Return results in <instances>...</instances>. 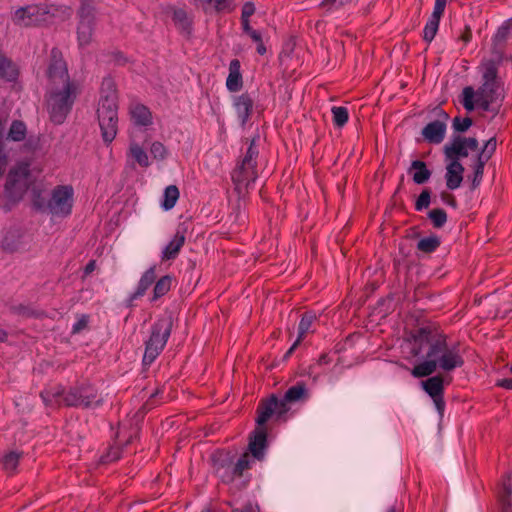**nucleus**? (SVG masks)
Masks as SVG:
<instances>
[{"instance_id":"f257e3e1","label":"nucleus","mask_w":512,"mask_h":512,"mask_svg":"<svg viewBox=\"0 0 512 512\" xmlns=\"http://www.w3.org/2000/svg\"><path fill=\"white\" fill-rule=\"evenodd\" d=\"M414 342L412 355L419 356L427 347L426 360L415 365L411 374L415 378H423L432 375L437 368L444 371H453L462 367L464 359L459 351V345L449 346L447 336L437 332L429 326L420 327L411 333Z\"/></svg>"},{"instance_id":"f03ea898","label":"nucleus","mask_w":512,"mask_h":512,"mask_svg":"<svg viewBox=\"0 0 512 512\" xmlns=\"http://www.w3.org/2000/svg\"><path fill=\"white\" fill-rule=\"evenodd\" d=\"M46 406L93 410L104 405V397L95 384L89 380L76 382L66 389L58 384L40 392Z\"/></svg>"},{"instance_id":"7ed1b4c3","label":"nucleus","mask_w":512,"mask_h":512,"mask_svg":"<svg viewBox=\"0 0 512 512\" xmlns=\"http://www.w3.org/2000/svg\"><path fill=\"white\" fill-rule=\"evenodd\" d=\"M504 95L501 80L498 77V63L488 60L483 64L482 84L475 91L466 86L462 90L461 104L467 111H473L476 105L483 111L498 114Z\"/></svg>"},{"instance_id":"20e7f679","label":"nucleus","mask_w":512,"mask_h":512,"mask_svg":"<svg viewBox=\"0 0 512 512\" xmlns=\"http://www.w3.org/2000/svg\"><path fill=\"white\" fill-rule=\"evenodd\" d=\"M97 117L102 140L110 145L118 133V94L111 77H105L101 83Z\"/></svg>"},{"instance_id":"39448f33","label":"nucleus","mask_w":512,"mask_h":512,"mask_svg":"<svg viewBox=\"0 0 512 512\" xmlns=\"http://www.w3.org/2000/svg\"><path fill=\"white\" fill-rule=\"evenodd\" d=\"M78 94V83L51 87L47 103L49 117L54 124L60 125L64 123L73 108Z\"/></svg>"},{"instance_id":"423d86ee","label":"nucleus","mask_w":512,"mask_h":512,"mask_svg":"<svg viewBox=\"0 0 512 512\" xmlns=\"http://www.w3.org/2000/svg\"><path fill=\"white\" fill-rule=\"evenodd\" d=\"M257 139H259V136L249 140L246 152L240 157L231 172L232 182L235 185V190L239 194L242 193L243 190H247L258 178L257 159L259 149L255 143Z\"/></svg>"},{"instance_id":"0eeeda50","label":"nucleus","mask_w":512,"mask_h":512,"mask_svg":"<svg viewBox=\"0 0 512 512\" xmlns=\"http://www.w3.org/2000/svg\"><path fill=\"white\" fill-rule=\"evenodd\" d=\"M173 319L171 316L158 318L151 326V333L145 341V351L142 358V366L146 370L164 350L171 335Z\"/></svg>"},{"instance_id":"6e6552de","label":"nucleus","mask_w":512,"mask_h":512,"mask_svg":"<svg viewBox=\"0 0 512 512\" xmlns=\"http://www.w3.org/2000/svg\"><path fill=\"white\" fill-rule=\"evenodd\" d=\"M46 76L51 87L77 83L71 80L67 63L63 57L62 51L58 47H53L50 51Z\"/></svg>"},{"instance_id":"1a4fd4ad","label":"nucleus","mask_w":512,"mask_h":512,"mask_svg":"<svg viewBox=\"0 0 512 512\" xmlns=\"http://www.w3.org/2000/svg\"><path fill=\"white\" fill-rule=\"evenodd\" d=\"M74 190L71 185H58L54 187L50 197V214L58 217H67L72 213Z\"/></svg>"},{"instance_id":"9d476101","label":"nucleus","mask_w":512,"mask_h":512,"mask_svg":"<svg viewBox=\"0 0 512 512\" xmlns=\"http://www.w3.org/2000/svg\"><path fill=\"white\" fill-rule=\"evenodd\" d=\"M79 23L77 27V38L80 46H87L93 40L96 24L95 8L88 2H82L78 10Z\"/></svg>"},{"instance_id":"9b49d317","label":"nucleus","mask_w":512,"mask_h":512,"mask_svg":"<svg viewBox=\"0 0 512 512\" xmlns=\"http://www.w3.org/2000/svg\"><path fill=\"white\" fill-rule=\"evenodd\" d=\"M49 16L50 10L47 5H28L15 11L13 21L19 26L32 27L43 24Z\"/></svg>"},{"instance_id":"f8f14e48","label":"nucleus","mask_w":512,"mask_h":512,"mask_svg":"<svg viewBox=\"0 0 512 512\" xmlns=\"http://www.w3.org/2000/svg\"><path fill=\"white\" fill-rule=\"evenodd\" d=\"M479 142L475 137H463L460 135L453 136L451 142L446 144L443 152L446 160L462 164L461 158H466L469 155L468 150L478 151Z\"/></svg>"},{"instance_id":"ddd939ff","label":"nucleus","mask_w":512,"mask_h":512,"mask_svg":"<svg viewBox=\"0 0 512 512\" xmlns=\"http://www.w3.org/2000/svg\"><path fill=\"white\" fill-rule=\"evenodd\" d=\"M422 389L433 400L436 410L440 417H443L445 411V380L442 375H435L421 382Z\"/></svg>"},{"instance_id":"4468645a","label":"nucleus","mask_w":512,"mask_h":512,"mask_svg":"<svg viewBox=\"0 0 512 512\" xmlns=\"http://www.w3.org/2000/svg\"><path fill=\"white\" fill-rule=\"evenodd\" d=\"M438 115L442 120L438 119L432 121L422 129V136L431 144H440L444 140L446 134L447 126L445 121L448 120L449 115L442 109L439 111Z\"/></svg>"},{"instance_id":"2eb2a0df","label":"nucleus","mask_w":512,"mask_h":512,"mask_svg":"<svg viewBox=\"0 0 512 512\" xmlns=\"http://www.w3.org/2000/svg\"><path fill=\"white\" fill-rule=\"evenodd\" d=\"M268 447L266 427L256 426L249 437L248 453L254 459L262 461L265 457V451Z\"/></svg>"},{"instance_id":"dca6fc26","label":"nucleus","mask_w":512,"mask_h":512,"mask_svg":"<svg viewBox=\"0 0 512 512\" xmlns=\"http://www.w3.org/2000/svg\"><path fill=\"white\" fill-rule=\"evenodd\" d=\"M128 113L135 127L147 128L153 124V115L150 108L142 103H130Z\"/></svg>"},{"instance_id":"f3484780","label":"nucleus","mask_w":512,"mask_h":512,"mask_svg":"<svg viewBox=\"0 0 512 512\" xmlns=\"http://www.w3.org/2000/svg\"><path fill=\"white\" fill-rule=\"evenodd\" d=\"M186 228L179 226L172 240L164 247L161 254L162 261L174 260L179 255L186 241Z\"/></svg>"},{"instance_id":"a211bd4d","label":"nucleus","mask_w":512,"mask_h":512,"mask_svg":"<svg viewBox=\"0 0 512 512\" xmlns=\"http://www.w3.org/2000/svg\"><path fill=\"white\" fill-rule=\"evenodd\" d=\"M254 99L248 93L244 92L234 100V107L237 117L242 126H245L253 114Z\"/></svg>"},{"instance_id":"6ab92c4d","label":"nucleus","mask_w":512,"mask_h":512,"mask_svg":"<svg viewBox=\"0 0 512 512\" xmlns=\"http://www.w3.org/2000/svg\"><path fill=\"white\" fill-rule=\"evenodd\" d=\"M276 395L272 394L269 398L263 399L257 406L256 423L259 427H265L266 422L275 414Z\"/></svg>"},{"instance_id":"aec40b11","label":"nucleus","mask_w":512,"mask_h":512,"mask_svg":"<svg viewBox=\"0 0 512 512\" xmlns=\"http://www.w3.org/2000/svg\"><path fill=\"white\" fill-rule=\"evenodd\" d=\"M464 171L465 168L462 164H456V162L449 161L446 166L445 173L446 187L449 190H455L460 187L463 181Z\"/></svg>"},{"instance_id":"412c9836","label":"nucleus","mask_w":512,"mask_h":512,"mask_svg":"<svg viewBox=\"0 0 512 512\" xmlns=\"http://www.w3.org/2000/svg\"><path fill=\"white\" fill-rule=\"evenodd\" d=\"M226 87L230 92H238L243 87L241 63L238 59H232L229 64V74L226 79Z\"/></svg>"},{"instance_id":"4be33fe9","label":"nucleus","mask_w":512,"mask_h":512,"mask_svg":"<svg viewBox=\"0 0 512 512\" xmlns=\"http://www.w3.org/2000/svg\"><path fill=\"white\" fill-rule=\"evenodd\" d=\"M20 75L17 64L0 52V78L6 82H16Z\"/></svg>"},{"instance_id":"5701e85b","label":"nucleus","mask_w":512,"mask_h":512,"mask_svg":"<svg viewBox=\"0 0 512 512\" xmlns=\"http://www.w3.org/2000/svg\"><path fill=\"white\" fill-rule=\"evenodd\" d=\"M512 473H506L498 491V500L501 505L502 512H509L512 506Z\"/></svg>"},{"instance_id":"b1692460","label":"nucleus","mask_w":512,"mask_h":512,"mask_svg":"<svg viewBox=\"0 0 512 512\" xmlns=\"http://www.w3.org/2000/svg\"><path fill=\"white\" fill-rule=\"evenodd\" d=\"M445 8L434 6L433 12L427 21L423 30V40L427 43H431L437 34L440 19L443 16Z\"/></svg>"},{"instance_id":"393cba45","label":"nucleus","mask_w":512,"mask_h":512,"mask_svg":"<svg viewBox=\"0 0 512 512\" xmlns=\"http://www.w3.org/2000/svg\"><path fill=\"white\" fill-rule=\"evenodd\" d=\"M156 280V266L153 265L149 269H147L141 276L136 291L132 294L131 300L142 297L148 288L155 282Z\"/></svg>"},{"instance_id":"a878e982","label":"nucleus","mask_w":512,"mask_h":512,"mask_svg":"<svg viewBox=\"0 0 512 512\" xmlns=\"http://www.w3.org/2000/svg\"><path fill=\"white\" fill-rule=\"evenodd\" d=\"M412 170H415L412 179L414 183L419 185L426 183L432 174L431 170L428 169L427 164L422 160L412 161L408 172L410 173Z\"/></svg>"},{"instance_id":"bb28decb","label":"nucleus","mask_w":512,"mask_h":512,"mask_svg":"<svg viewBox=\"0 0 512 512\" xmlns=\"http://www.w3.org/2000/svg\"><path fill=\"white\" fill-rule=\"evenodd\" d=\"M202 7L205 13L213 9L217 13L231 12L234 7L232 0H195Z\"/></svg>"},{"instance_id":"cd10ccee","label":"nucleus","mask_w":512,"mask_h":512,"mask_svg":"<svg viewBox=\"0 0 512 512\" xmlns=\"http://www.w3.org/2000/svg\"><path fill=\"white\" fill-rule=\"evenodd\" d=\"M284 397L285 400L289 401L290 403L307 400L309 398V392L305 382L299 381L295 385L288 388Z\"/></svg>"},{"instance_id":"c85d7f7f","label":"nucleus","mask_w":512,"mask_h":512,"mask_svg":"<svg viewBox=\"0 0 512 512\" xmlns=\"http://www.w3.org/2000/svg\"><path fill=\"white\" fill-rule=\"evenodd\" d=\"M316 320H317V316H316L315 312H313V311L304 312L302 314V317H301L299 325H298L297 338L300 339L301 341H303L308 333H313L314 330L312 329V326Z\"/></svg>"},{"instance_id":"c756f323","label":"nucleus","mask_w":512,"mask_h":512,"mask_svg":"<svg viewBox=\"0 0 512 512\" xmlns=\"http://www.w3.org/2000/svg\"><path fill=\"white\" fill-rule=\"evenodd\" d=\"M27 136V126L22 120H13L10 124L7 139L13 142H22Z\"/></svg>"},{"instance_id":"7c9ffc66","label":"nucleus","mask_w":512,"mask_h":512,"mask_svg":"<svg viewBox=\"0 0 512 512\" xmlns=\"http://www.w3.org/2000/svg\"><path fill=\"white\" fill-rule=\"evenodd\" d=\"M172 20L175 26L181 31L187 34L191 33L192 21L189 19L187 12L184 9H174Z\"/></svg>"},{"instance_id":"2f4dec72","label":"nucleus","mask_w":512,"mask_h":512,"mask_svg":"<svg viewBox=\"0 0 512 512\" xmlns=\"http://www.w3.org/2000/svg\"><path fill=\"white\" fill-rule=\"evenodd\" d=\"M486 163V161L478 158L477 156H475V158L473 159V162L471 164L473 174L472 176H469V179H471L472 190L476 189L481 184Z\"/></svg>"},{"instance_id":"473e14b6","label":"nucleus","mask_w":512,"mask_h":512,"mask_svg":"<svg viewBox=\"0 0 512 512\" xmlns=\"http://www.w3.org/2000/svg\"><path fill=\"white\" fill-rule=\"evenodd\" d=\"M10 311L13 314L25 317V318H35L40 319L46 316L43 310L34 309L29 305L18 304L12 305L10 307Z\"/></svg>"},{"instance_id":"72a5a7b5","label":"nucleus","mask_w":512,"mask_h":512,"mask_svg":"<svg viewBox=\"0 0 512 512\" xmlns=\"http://www.w3.org/2000/svg\"><path fill=\"white\" fill-rule=\"evenodd\" d=\"M128 156L143 168H147L150 165L146 151L136 142L130 144Z\"/></svg>"},{"instance_id":"f704fd0d","label":"nucleus","mask_w":512,"mask_h":512,"mask_svg":"<svg viewBox=\"0 0 512 512\" xmlns=\"http://www.w3.org/2000/svg\"><path fill=\"white\" fill-rule=\"evenodd\" d=\"M173 277L171 275H164L160 279H158L153 288V296L151 301H156L157 299L166 295L172 286Z\"/></svg>"},{"instance_id":"c9c22d12","label":"nucleus","mask_w":512,"mask_h":512,"mask_svg":"<svg viewBox=\"0 0 512 512\" xmlns=\"http://www.w3.org/2000/svg\"><path fill=\"white\" fill-rule=\"evenodd\" d=\"M440 244V237L437 235H431L420 239L417 243V249L423 253L430 254L436 251Z\"/></svg>"},{"instance_id":"e433bc0d","label":"nucleus","mask_w":512,"mask_h":512,"mask_svg":"<svg viewBox=\"0 0 512 512\" xmlns=\"http://www.w3.org/2000/svg\"><path fill=\"white\" fill-rule=\"evenodd\" d=\"M179 194L180 193L177 186L169 185L168 187H166L164 190V199L162 201V207L165 210L172 209L179 198Z\"/></svg>"},{"instance_id":"4c0bfd02","label":"nucleus","mask_w":512,"mask_h":512,"mask_svg":"<svg viewBox=\"0 0 512 512\" xmlns=\"http://www.w3.org/2000/svg\"><path fill=\"white\" fill-rule=\"evenodd\" d=\"M251 468L250 454L245 452L240 456L233 467V478H240L243 476L244 471Z\"/></svg>"},{"instance_id":"58836bf2","label":"nucleus","mask_w":512,"mask_h":512,"mask_svg":"<svg viewBox=\"0 0 512 512\" xmlns=\"http://www.w3.org/2000/svg\"><path fill=\"white\" fill-rule=\"evenodd\" d=\"M331 112L333 115V124L338 128H342L349 119V112L346 107L343 106H333L331 108Z\"/></svg>"},{"instance_id":"ea45409f","label":"nucleus","mask_w":512,"mask_h":512,"mask_svg":"<svg viewBox=\"0 0 512 512\" xmlns=\"http://www.w3.org/2000/svg\"><path fill=\"white\" fill-rule=\"evenodd\" d=\"M428 218L431 220L434 228L440 229L447 222V213L442 208H435L428 212Z\"/></svg>"},{"instance_id":"a19ab883","label":"nucleus","mask_w":512,"mask_h":512,"mask_svg":"<svg viewBox=\"0 0 512 512\" xmlns=\"http://www.w3.org/2000/svg\"><path fill=\"white\" fill-rule=\"evenodd\" d=\"M497 140L496 137H491L487 140L480 151L477 153V157L488 162L496 151Z\"/></svg>"},{"instance_id":"79ce46f5","label":"nucleus","mask_w":512,"mask_h":512,"mask_svg":"<svg viewBox=\"0 0 512 512\" xmlns=\"http://www.w3.org/2000/svg\"><path fill=\"white\" fill-rule=\"evenodd\" d=\"M20 457L21 455L16 452L6 454L2 459L3 469L12 474L19 464Z\"/></svg>"},{"instance_id":"37998d69","label":"nucleus","mask_w":512,"mask_h":512,"mask_svg":"<svg viewBox=\"0 0 512 512\" xmlns=\"http://www.w3.org/2000/svg\"><path fill=\"white\" fill-rule=\"evenodd\" d=\"M32 205L38 212L50 213V199L47 200L40 192L34 194Z\"/></svg>"},{"instance_id":"c03bdc74","label":"nucleus","mask_w":512,"mask_h":512,"mask_svg":"<svg viewBox=\"0 0 512 512\" xmlns=\"http://www.w3.org/2000/svg\"><path fill=\"white\" fill-rule=\"evenodd\" d=\"M473 124V120L471 117H460L456 116L452 120V128L457 133L466 132Z\"/></svg>"},{"instance_id":"a18cd8bd","label":"nucleus","mask_w":512,"mask_h":512,"mask_svg":"<svg viewBox=\"0 0 512 512\" xmlns=\"http://www.w3.org/2000/svg\"><path fill=\"white\" fill-rule=\"evenodd\" d=\"M512 34V18L506 20L497 30L494 41L504 42Z\"/></svg>"},{"instance_id":"49530a36","label":"nucleus","mask_w":512,"mask_h":512,"mask_svg":"<svg viewBox=\"0 0 512 512\" xmlns=\"http://www.w3.org/2000/svg\"><path fill=\"white\" fill-rule=\"evenodd\" d=\"M431 203V191L428 188H425L422 190L420 195L415 201V210L416 211H422L423 209H426L429 207Z\"/></svg>"},{"instance_id":"de8ad7c7","label":"nucleus","mask_w":512,"mask_h":512,"mask_svg":"<svg viewBox=\"0 0 512 512\" xmlns=\"http://www.w3.org/2000/svg\"><path fill=\"white\" fill-rule=\"evenodd\" d=\"M2 248L4 251L13 253L19 250L20 241L18 239H14L13 234H7L2 241Z\"/></svg>"},{"instance_id":"09e8293b","label":"nucleus","mask_w":512,"mask_h":512,"mask_svg":"<svg viewBox=\"0 0 512 512\" xmlns=\"http://www.w3.org/2000/svg\"><path fill=\"white\" fill-rule=\"evenodd\" d=\"M150 152L153 158L157 160H164L167 156L166 147L159 141H155L151 144Z\"/></svg>"},{"instance_id":"8fccbe9b","label":"nucleus","mask_w":512,"mask_h":512,"mask_svg":"<svg viewBox=\"0 0 512 512\" xmlns=\"http://www.w3.org/2000/svg\"><path fill=\"white\" fill-rule=\"evenodd\" d=\"M23 148L27 152H35L40 149V137L31 135L24 140Z\"/></svg>"},{"instance_id":"3c124183","label":"nucleus","mask_w":512,"mask_h":512,"mask_svg":"<svg viewBox=\"0 0 512 512\" xmlns=\"http://www.w3.org/2000/svg\"><path fill=\"white\" fill-rule=\"evenodd\" d=\"M288 403H290V402L286 401L285 397H283V399L280 400L276 396L275 414L277 415L278 418H280L281 416H283L284 414H286L288 412V410H289Z\"/></svg>"},{"instance_id":"603ef678","label":"nucleus","mask_w":512,"mask_h":512,"mask_svg":"<svg viewBox=\"0 0 512 512\" xmlns=\"http://www.w3.org/2000/svg\"><path fill=\"white\" fill-rule=\"evenodd\" d=\"M89 317L88 315H82L72 327V333L76 334L81 332L88 326Z\"/></svg>"},{"instance_id":"864d4df0","label":"nucleus","mask_w":512,"mask_h":512,"mask_svg":"<svg viewBox=\"0 0 512 512\" xmlns=\"http://www.w3.org/2000/svg\"><path fill=\"white\" fill-rule=\"evenodd\" d=\"M440 197H441V200L445 204L451 206L454 209L457 208L458 203H457L456 197L452 193L447 192V191H442L440 194Z\"/></svg>"},{"instance_id":"5fc2aeb1","label":"nucleus","mask_w":512,"mask_h":512,"mask_svg":"<svg viewBox=\"0 0 512 512\" xmlns=\"http://www.w3.org/2000/svg\"><path fill=\"white\" fill-rule=\"evenodd\" d=\"M162 393L163 392L160 389H157L154 393L151 394L149 399L144 403V405L142 406V409L143 410H151L153 407H155L157 405L156 397Z\"/></svg>"},{"instance_id":"6e6d98bb","label":"nucleus","mask_w":512,"mask_h":512,"mask_svg":"<svg viewBox=\"0 0 512 512\" xmlns=\"http://www.w3.org/2000/svg\"><path fill=\"white\" fill-rule=\"evenodd\" d=\"M255 13V5L253 2H246L242 6L241 18L249 19Z\"/></svg>"},{"instance_id":"4d7b16f0","label":"nucleus","mask_w":512,"mask_h":512,"mask_svg":"<svg viewBox=\"0 0 512 512\" xmlns=\"http://www.w3.org/2000/svg\"><path fill=\"white\" fill-rule=\"evenodd\" d=\"M472 39V30L469 25H465L463 31L458 37V40L462 41L464 44H468Z\"/></svg>"},{"instance_id":"13d9d810","label":"nucleus","mask_w":512,"mask_h":512,"mask_svg":"<svg viewBox=\"0 0 512 512\" xmlns=\"http://www.w3.org/2000/svg\"><path fill=\"white\" fill-rule=\"evenodd\" d=\"M497 387L512 390V378H504L496 382Z\"/></svg>"},{"instance_id":"bf43d9fd","label":"nucleus","mask_w":512,"mask_h":512,"mask_svg":"<svg viewBox=\"0 0 512 512\" xmlns=\"http://www.w3.org/2000/svg\"><path fill=\"white\" fill-rule=\"evenodd\" d=\"M96 268V261L95 260H90L86 266L84 267V274H83V278L87 277L88 275H90Z\"/></svg>"},{"instance_id":"052dcab7","label":"nucleus","mask_w":512,"mask_h":512,"mask_svg":"<svg viewBox=\"0 0 512 512\" xmlns=\"http://www.w3.org/2000/svg\"><path fill=\"white\" fill-rule=\"evenodd\" d=\"M301 340L300 339H296L295 342L292 344V346L287 350V352L285 353L284 355V359H287L289 358L293 352L295 351V349L301 344Z\"/></svg>"},{"instance_id":"680f3d73","label":"nucleus","mask_w":512,"mask_h":512,"mask_svg":"<svg viewBox=\"0 0 512 512\" xmlns=\"http://www.w3.org/2000/svg\"><path fill=\"white\" fill-rule=\"evenodd\" d=\"M330 361H331V358L328 356V354L323 353L322 355H320V357L318 359V364L324 365V364L330 363Z\"/></svg>"},{"instance_id":"e2e57ef3","label":"nucleus","mask_w":512,"mask_h":512,"mask_svg":"<svg viewBox=\"0 0 512 512\" xmlns=\"http://www.w3.org/2000/svg\"><path fill=\"white\" fill-rule=\"evenodd\" d=\"M256 49H257V53L259 55H264L266 53L267 50H266V47H265V45L263 43V40L261 42L257 43V48Z\"/></svg>"},{"instance_id":"0e129e2a","label":"nucleus","mask_w":512,"mask_h":512,"mask_svg":"<svg viewBox=\"0 0 512 512\" xmlns=\"http://www.w3.org/2000/svg\"><path fill=\"white\" fill-rule=\"evenodd\" d=\"M250 38L256 42V43H259L262 41V36H261V33L259 31H255L253 34L250 35Z\"/></svg>"},{"instance_id":"69168bd1","label":"nucleus","mask_w":512,"mask_h":512,"mask_svg":"<svg viewBox=\"0 0 512 512\" xmlns=\"http://www.w3.org/2000/svg\"><path fill=\"white\" fill-rule=\"evenodd\" d=\"M241 25L243 32L250 28V20L247 18H241Z\"/></svg>"},{"instance_id":"338daca9","label":"nucleus","mask_w":512,"mask_h":512,"mask_svg":"<svg viewBox=\"0 0 512 512\" xmlns=\"http://www.w3.org/2000/svg\"><path fill=\"white\" fill-rule=\"evenodd\" d=\"M7 338H8V333L4 329L0 328V342L1 343L6 342Z\"/></svg>"},{"instance_id":"774afa93","label":"nucleus","mask_w":512,"mask_h":512,"mask_svg":"<svg viewBox=\"0 0 512 512\" xmlns=\"http://www.w3.org/2000/svg\"><path fill=\"white\" fill-rule=\"evenodd\" d=\"M387 512H403V508L401 506H392L390 507Z\"/></svg>"}]
</instances>
